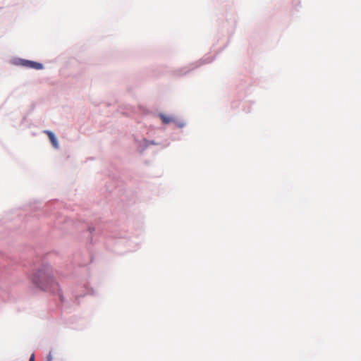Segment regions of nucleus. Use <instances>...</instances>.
Wrapping results in <instances>:
<instances>
[{
    "label": "nucleus",
    "instance_id": "obj_1",
    "mask_svg": "<svg viewBox=\"0 0 361 361\" xmlns=\"http://www.w3.org/2000/svg\"><path fill=\"white\" fill-rule=\"evenodd\" d=\"M32 281L42 290L53 293H59V285L54 280L52 271L49 269L39 270L33 277Z\"/></svg>",
    "mask_w": 361,
    "mask_h": 361
},
{
    "label": "nucleus",
    "instance_id": "obj_2",
    "mask_svg": "<svg viewBox=\"0 0 361 361\" xmlns=\"http://www.w3.org/2000/svg\"><path fill=\"white\" fill-rule=\"evenodd\" d=\"M23 65L27 66V67H29V68H34V69H36V70H40L43 68V66L42 63H37V62H35V61H25L23 62Z\"/></svg>",
    "mask_w": 361,
    "mask_h": 361
},
{
    "label": "nucleus",
    "instance_id": "obj_3",
    "mask_svg": "<svg viewBox=\"0 0 361 361\" xmlns=\"http://www.w3.org/2000/svg\"><path fill=\"white\" fill-rule=\"evenodd\" d=\"M44 133L48 135L53 146L55 148H58V147H59L58 141H57L55 135H54V133L49 130H46Z\"/></svg>",
    "mask_w": 361,
    "mask_h": 361
},
{
    "label": "nucleus",
    "instance_id": "obj_4",
    "mask_svg": "<svg viewBox=\"0 0 361 361\" xmlns=\"http://www.w3.org/2000/svg\"><path fill=\"white\" fill-rule=\"evenodd\" d=\"M47 361H61V359L55 351H50L47 357Z\"/></svg>",
    "mask_w": 361,
    "mask_h": 361
},
{
    "label": "nucleus",
    "instance_id": "obj_5",
    "mask_svg": "<svg viewBox=\"0 0 361 361\" xmlns=\"http://www.w3.org/2000/svg\"><path fill=\"white\" fill-rule=\"evenodd\" d=\"M160 118L164 123H169L171 121V118L163 114H160Z\"/></svg>",
    "mask_w": 361,
    "mask_h": 361
},
{
    "label": "nucleus",
    "instance_id": "obj_6",
    "mask_svg": "<svg viewBox=\"0 0 361 361\" xmlns=\"http://www.w3.org/2000/svg\"><path fill=\"white\" fill-rule=\"evenodd\" d=\"M29 361H35V354L32 353L30 357Z\"/></svg>",
    "mask_w": 361,
    "mask_h": 361
},
{
    "label": "nucleus",
    "instance_id": "obj_7",
    "mask_svg": "<svg viewBox=\"0 0 361 361\" xmlns=\"http://www.w3.org/2000/svg\"><path fill=\"white\" fill-rule=\"evenodd\" d=\"M61 300H63L62 296L60 295Z\"/></svg>",
    "mask_w": 361,
    "mask_h": 361
}]
</instances>
